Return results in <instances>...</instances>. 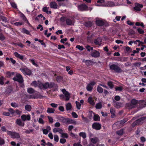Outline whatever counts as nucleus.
<instances>
[{
  "instance_id": "nucleus-1",
  "label": "nucleus",
  "mask_w": 146,
  "mask_h": 146,
  "mask_svg": "<svg viewBox=\"0 0 146 146\" xmlns=\"http://www.w3.org/2000/svg\"><path fill=\"white\" fill-rule=\"evenodd\" d=\"M109 67L110 70H114L116 72L121 73L122 72V70L118 66L117 64H113L110 65Z\"/></svg>"
},
{
  "instance_id": "nucleus-2",
  "label": "nucleus",
  "mask_w": 146,
  "mask_h": 146,
  "mask_svg": "<svg viewBox=\"0 0 146 146\" xmlns=\"http://www.w3.org/2000/svg\"><path fill=\"white\" fill-rule=\"evenodd\" d=\"M138 101H131L130 103H127L126 104L125 107L129 109L134 108L137 106V104Z\"/></svg>"
},
{
  "instance_id": "nucleus-3",
  "label": "nucleus",
  "mask_w": 146,
  "mask_h": 146,
  "mask_svg": "<svg viewBox=\"0 0 146 146\" xmlns=\"http://www.w3.org/2000/svg\"><path fill=\"white\" fill-rule=\"evenodd\" d=\"M54 84L53 83H50L49 84L48 82H46L44 84H41L40 85V87L41 89H45L48 88H52L54 86Z\"/></svg>"
},
{
  "instance_id": "nucleus-4",
  "label": "nucleus",
  "mask_w": 146,
  "mask_h": 146,
  "mask_svg": "<svg viewBox=\"0 0 146 146\" xmlns=\"http://www.w3.org/2000/svg\"><path fill=\"white\" fill-rule=\"evenodd\" d=\"M20 69L25 75L30 76L32 74V71L27 67L22 68Z\"/></svg>"
},
{
  "instance_id": "nucleus-5",
  "label": "nucleus",
  "mask_w": 146,
  "mask_h": 146,
  "mask_svg": "<svg viewBox=\"0 0 146 146\" xmlns=\"http://www.w3.org/2000/svg\"><path fill=\"white\" fill-rule=\"evenodd\" d=\"M7 134L11 136L12 138L19 139L20 137L19 134L17 132L9 131H7Z\"/></svg>"
},
{
  "instance_id": "nucleus-6",
  "label": "nucleus",
  "mask_w": 146,
  "mask_h": 146,
  "mask_svg": "<svg viewBox=\"0 0 146 146\" xmlns=\"http://www.w3.org/2000/svg\"><path fill=\"white\" fill-rule=\"evenodd\" d=\"M92 127L93 129L99 130L101 129L102 125L98 123L94 122L92 124Z\"/></svg>"
},
{
  "instance_id": "nucleus-7",
  "label": "nucleus",
  "mask_w": 146,
  "mask_h": 146,
  "mask_svg": "<svg viewBox=\"0 0 146 146\" xmlns=\"http://www.w3.org/2000/svg\"><path fill=\"white\" fill-rule=\"evenodd\" d=\"M13 80L16 81L20 83H22L23 82V77L21 75L19 74H17L15 77L13 78Z\"/></svg>"
},
{
  "instance_id": "nucleus-8",
  "label": "nucleus",
  "mask_w": 146,
  "mask_h": 146,
  "mask_svg": "<svg viewBox=\"0 0 146 146\" xmlns=\"http://www.w3.org/2000/svg\"><path fill=\"white\" fill-rule=\"evenodd\" d=\"M113 104L114 106L117 108H119L123 106V103L118 101H113Z\"/></svg>"
},
{
  "instance_id": "nucleus-9",
  "label": "nucleus",
  "mask_w": 146,
  "mask_h": 146,
  "mask_svg": "<svg viewBox=\"0 0 146 146\" xmlns=\"http://www.w3.org/2000/svg\"><path fill=\"white\" fill-rule=\"evenodd\" d=\"M62 91L63 93L66 100H69L70 97V93L66 91L65 89H62Z\"/></svg>"
},
{
  "instance_id": "nucleus-10",
  "label": "nucleus",
  "mask_w": 146,
  "mask_h": 146,
  "mask_svg": "<svg viewBox=\"0 0 146 146\" xmlns=\"http://www.w3.org/2000/svg\"><path fill=\"white\" fill-rule=\"evenodd\" d=\"M146 121V117H143L136 120V122L138 125L142 124L144 122Z\"/></svg>"
},
{
  "instance_id": "nucleus-11",
  "label": "nucleus",
  "mask_w": 146,
  "mask_h": 146,
  "mask_svg": "<svg viewBox=\"0 0 146 146\" xmlns=\"http://www.w3.org/2000/svg\"><path fill=\"white\" fill-rule=\"evenodd\" d=\"M91 55L93 57L97 58L100 56V54L99 51L94 50L91 52Z\"/></svg>"
},
{
  "instance_id": "nucleus-12",
  "label": "nucleus",
  "mask_w": 146,
  "mask_h": 146,
  "mask_svg": "<svg viewBox=\"0 0 146 146\" xmlns=\"http://www.w3.org/2000/svg\"><path fill=\"white\" fill-rule=\"evenodd\" d=\"M58 119L62 122L67 124L68 118H65L62 116H59Z\"/></svg>"
},
{
  "instance_id": "nucleus-13",
  "label": "nucleus",
  "mask_w": 146,
  "mask_h": 146,
  "mask_svg": "<svg viewBox=\"0 0 146 146\" xmlns=\"http://www.w3.org/2000/svg\"><path fill=\"white\" fill-rule=\"evenodd\" d=\"M22 120L23 121H25L26 120L29 121L31 119V117L30 115H23L21 117Z\"/></svg>"
},
{
  "instance_id": "nucleus-14",
  "label": "nucleus",
  "mask_w": 146,
  "mask_h": 146,
  "mask_svg": "<svg viewBox=\"0 0 146 146\" xmlns=\"http://www.w3.org/2000/svg\"><path fill=\"white\" fill-rule=\"evenodd\" d=\"M137 104V105L139 104V107L143 108V107L146 106V101H138Z\"/></svg>"
},
{
  "instance_id": "nucleus-15",
  "label": "nucleus",
  "mask_w": 146,
  "mask_h": 146,
  "mask_svg": "<svg viewBox=\"0 0 146 146\" xmlns=\"http://www.w3.org/2000/svg\"><path fill=\"white\" fill-rule=\"evenodd\" d=\"M78 8L79 10L83 11L86 10L88 7L86 5L83 4L79 5Z\"/></svg>"
},
{
  "instance_id": "nucleus-16",
  "label": "nucleus",
  "mask_w": 146,
  "mask_h": 146,
  "mask_svg": "<svg viewBox=\"0 0 146 146\" xmlns=\"http://www.w3.org/2000/svg\"><path fill=\"white\" fill-rule=\"evenodd\" d=\"M143 7V5L142 4H140L138 3H136L135 4V6L134 7V9L138 11H140L141 10V8Z\"/></svg>"
},
{
  "instance_id": "nucleus-17",
  "label": "nucleus",
  "mask_w": 146,
  "mask_h": 146,
  "mask_svg": "<svg viewBox=\"0 0 146 146\" xmlns=\"http://www.w3.org/2000/svg\"><path fill=\"white\" fill-rule=\"evenodd\" d=\"M19 126L23 127L25 125L24 122H22L20 119H17L15 122Z\"/></svg>"
},
{
  "instance_id": "nucleus-18",
  "label": "nucleus",
  "mask_w": 146,
  "mask_h": 146,
  "mask_svg": "<svg viewBox=\"0 0 146 146\" xmlns=\"http://www.w3.org/2000/svg\"><path fill=\"white\" fill-rule=\"evenodd\" d=\"M90 141L93 143L95 144L99 141V139L97 137L90 138Z\"/></svg>"
},
{
  "instance_id": "nucleus-19",
  "label": "nucleus",
  "mask_w": 146,
  "mask_h": 146,
  "mask_svg": "<svg viewBox=\"0 0 146 146\" xmlns=\"http://www.w3.org/2000/svg\"><path fill=\"white\" fill-rule=\"evenodd\" d=\"M50 6L51 8L56 9L57 8L58 5L55 2H52L50 3Z\"/></svg>"
},
{
  "instance_id": "nucleus-20",
  "label": "nucleus",
  "mask_w": 146,
  "mask_h": 146,
  "mask_svg": "<svg viewBox=\"0 0 146 146\" xmlns=\"http://www.w3.org/2000/svg\"><path fill=\"white\" fill-rule=\"evenodd\" d=\"M96 24L98 26H102L104 25V23L102 20H98L96 21Z\"/></svg>"
},
{
  "instance_id": "nucleus-21",
  "label": "nucleus",
  "mask_w": 146,
  "mask_h": 146,
  "mask_svg": "<svg viewBox=\"0 0 146 146\" xmlns=\"http://www.w3.org/2000/svg\"><path fill=\"white\" fill-rule=\"evenodd\" d=\"M53 131L54 133H56L57 132H58L60 134L62 133L63 131L62 129L60 128H54L53 129Z\"/></svg>"
},
{
  "instance_id": "nucleus-22",
  "label": "nucleus",
  "mask_w": 146,
  "mask_h": 146,
  "mask_svg": "<svg viewBox=\"0 0 146 146\" xmlns=\"http://www.w3.org/2000/svg\"><path fill=\"white\" fill-rule=\"evenodd\" d=\"M14 55L16 57L21 60H23L24 58V56H23L20 55L17 52H14Z\"/></svg>"
},
{
  "instance_id": "nucleus-23",
  "label": "nucleus",
  "mask_w": 146,
  "mask_h": 146,
  "mask_svg": "<svg viewBox=\"0 0 146 146\" xmlns=\"http://www.w3.org/2000/svg\"><path fill=\"white\" fill-rule=\"evenodd\" d=\"M68 122L67 124H74L76 125V122L72 119L68 118V120L67 121Z\"/></svg>"
},
{
  "instance_id": "nucleus-24",
  "label": "nucleus",
  "mask_w": 146,
  "mask_h": 146,
  "mask_svg": "<svg viewBox=\"0 0 146 146\" xmlns=\"http://www.w3.org/2000/svg\"><path fill=\"white\" fill-rule=\"evenodd\" d=\"M110 112L111 113V117L112 118L114 117L115 115V111L114 110V109L113 107H111L110 110Z\"/></svg>"
},
{
  "instance_id": "nucleus-25",
  "label": "nucleus",
  "mask_w": 146,
  "mask_h": 146,
  "mask_svg": "<svg viewBox=\"0 0 146 146\" xmlns=\"http://www.w3.org/2000/svg\"><path fill=\"white\" fill-rule=\"evenodd\" d=\"M93 117L94 120L95 121H100V120L99 116L97 114H96L94 113Z\"/></svg>"
},
{
  "instance_id": "nucleus-26",
  "label": "nucleus",
  "mask_w": 146,
  "mask_h": 146,
  "mask_svg": "<svg viewBox=\"0 0 146 146\" xmlns=\"http://www.w3.org/2000/svg\"><path fill=\"white\" fill-rule=\"evenodd\" d=\"M66 23L68 25H71L74 24V22L70 19L67 18L66 19Z\"/></svg>"
},
{
  "instance_id": "nucleus-27",
  "label": "nucleus",
  "mask_w": 146,
  "mask_h": 146,
  "mask_svg": "<svg viewBox=\"0 0 146 146\" xmlns=\"http://www.w3.org/2000/svg\"><path fill=\"white\" fill-rule=\"evenodd\" d=\"M101 40L100 38H98L95 40L94 42L96 45H100L101 44Z\"/></svg>"
},
{
  "instance_id": "nucleus-28",
  "label": "nucleus",
  "mask_w": 146,
  "mask_h": 146,
  "mask_svg": "<svg viewBox=\"0 0 146 146\" xmlns=\"http://www.w3.org/2000/svg\"><path fill=\"white\" fill-rule=\"evenodd\" d=\"M66 109L67 111L70 110L72 108V105L70 103H68L66 104Z\"/></svg>"
},
{
  "instance_id": "nucleus-29",
  "label": "nucleus",
  "mask_w": 146,
  "mask_h": 146,
  "mask_svg": "<svg viewBox=\"0 0 146 146\" xmlns=\"http://www.w3.org/2000/svg\"><path fill=\"white\" fill-rule=\"evenodd\" d=\"M42 11L43 12L46 13L47 14H51V11H48V8L46 7H44L42 9Z\"/></svg>"
},
{
  "instance_id": "nucleus-30",
  "label": "nucleus",
  "mask_w": 146,
  "mask_h": 146,
  "mask_svg": "<svg viewBox=\"0 0 146 146\" xmlns=\"http://www.w3.org/2000/svg\"><path fill=\"white\" fill-rule=\"evenodd\" d=\"M83 62H84L85 64L87 65H90L92 64V61L90 60H83Z\"/></svg>"
},
{
  "instance_id": "nucleus-31",
  "label": "nucleus",
  "mask_w": 146,
  "mask_h": 146,
  "mask_svg": "<svg viewBox=\"0 0 146 146\" xmlns=\"http://www.w3.org/2000/svg\"><path fill=\"white\" fill-rule=\"evenodd\" d=\"M79 135L82 137L84 139H85L86 137V135L85 132H80L79 133Z\"/></svg>"
},
{
  "instance_id": "nucleus-32",
  "label": "nucleus",
  "mask_w": 146,
  "mask_h": 146,
  "mask_svg": "<svg viewBox=\"0 0 146 146\" xmlns=\"http://www.w3.org/2000/svg\"><path fill=\"white\" fill-rule=\"evenodd\" d=\"M116 134L119 135H122L123 133V129L117 131L116 132Z\"/></svg>"
},
{
  "instance_id": "nucleus-33",
  "label": "nucleus",
  "mask_w": 146,
  "mask_h": 146,
  "mask_svg": "<svg viewBox=\"0 0 146 146\" xmlns=\"http://www.w3.org/2000/svg\"><path fill=\"white\" fill-rule=\"evenodd\" d=\"M127 120V118H124L123 120L118 121L117 123H118L121 125H122L125 123Z\"/></svg>"
},
{
  "instance_id": "nucleus-34",
  "label": "nucleus",
  "mask_w": 146,
  "mask_h": 146,
  "mask_svg": "<svg viewBox=\"0 0 146 146\" xmlns=\"http://www.w3.org/2000/svg\"><path fill=\"white\" fill-rule=\"evenodd\" d=\"M25 109L26 110L30 111L31 110V107L29 105H26L25 106Z\"/></svg>"
},
{
  "instance_id": "nucleus-35",
  "label": "nucleus",
  "mask_w": 146,
  "mask_h": 146,
  "mask_svg": "<svg viewBox=\"0 0 146 146\" xmlns=\"http://www.w3.org/2000/svg\"><path fill=\"white\" fill-rule=\"evenodd\" d=\"M93 88V87L90 84H88L86 86V89L87 90L89 91H91L92 90Z\"/></svg>"
},
{
  "instance_id": "nucleus-36",
  "label": "nucleus",
  "mask_w": 146,
  "mask_h": 146,
  "mask_svg": "<svg viewBox=\"0 0 146 146\" xmlns=\"http://www.w3.org/2000/svg\"><path fill=\"white\" fill-rule=\"evenodd\" d=\"M11 23L12 24H13L15 26L21 25H23V23L22 22H17L14 23L13 22V21H11Z\"/></svg>"
},
{
  "instance_id": "nucleus-37",
  "label": "nucleus",
  "mask_w": 146,
  "mask_h": 146,
  "mask_svg": "<svg viewBox=\"0 0 146 146\" xmlns=\"http://www.w3.org/2000/svg\"><path fill=\"white\" fill-rule=\"evenodd\" d=\"M107 84L111 89H112L114 87L113 83L111 81L108 82Z\"/></svg>"
},
{
  "instance_id": "nucleus-38",
  "label": "nucleus",
  "mask_w": 146,
  "mask_h": 146,
  "mask_svg": "<svg viewBox=\"0 0 146 146\" xmlns=\"http://www.w3.org/2000/svg\"><path fill=\"white\" fill-rule=\"evenodd\" d=\"M96 108L97 109H100L102 108L101 103L100 102L97 104L96 105Z\"/></svg>"
},
{
  "instance_id": "nucleus-39",
  "label": "nucleus",
  "mask_w": 146,
  "mask_h": 146,
  "mask_svg": "<svg viewBox=\"0 0 146 146\" xmlns=\"http://www.w3.org/2000/svg\"><path fill=\"white\" fill-rule=\"evenodd\" d=\"M76 108L77 109L80 110V109L81 104L78 101H76Z\"/></svg>"
},
{
  "instance_id": "nucleus-40",
  "label": "nucleus",
  "mask_w": 146,
  "mask_h": 146,
  "mask_svg": "<svg viewBox=\"0 0 146 146\" xmlns=\"http://www.w3.org/2000/svg\"><path fill=\"white\" fill-rule=\"evenodd\" d=\"M0 20H2L5 23L7 22V20L6 18L3 16H0Z\"/></svg>"
},
{
  "instance_id": "nucleus-41",
  "label": "nucleus",
  "mask_w": 146,
  "mask_h": 146,
  "mask_svg": "<svg viewBox=\"0 0 146 146\" xmlns=\"http://www.w3.org/2000/svg\"><path fill=\"white\" fill-rule=\"evenodd\" d=\"M61 134V137L62 138H67L68 137V134L67 133H63V131Z\"/></svg>"
},
{
  "instance_id": "nucleus-42",
  "label": "nucleus",
  "mask_w": 146,
  "mask_h": 146,
  "mask_svg": "<svg viewBox=\"0 0 146 146\" xmlns=\"http://www.w3.org/2000/svg\"><path fill=\"white\" fill-rule=\"evenodd\" d=\"M55 110L52 108H48L47 109V112L48 113H53Z\"/></svg>"
},
{
  "instance_id": "nucleus-43",
  "label": "nucleus",
  "mask_w": 146,
  "mask_h": 146,
  "mask_svg": "<svg viewBox=\"0 0 146 146\" xmlns=\"http://www.w3.org/2000/svg\"><path fill=\"white\" fill-rule=\"evenodd\" d=\"M8 111L11 114H12L13 116H15V115H14L15 113V111L13 109L10 108L8 109Z\"/></svg>"
},
{
  "instance_id": "nucleus-44",
  "label": "nucleus",
  "mask_w": 146,
  "mask_h": 146,
  "mask_svg": "<svg viewBox=\"0 0 146 146\" xmlns=\"http://www.w3.org/2000/svg\"><path fill=\"white\" fill-rule=\"evenodd\" d=\"M27 92L30 94H32L34 93L35 91L33 88H30L27 89Z\"/></svg>"
},
{
  "instance_id": "nucleus-45",
  "label": "nucleus",
  "mask_w": 146,
  "mask_h": 146,
  "mask_svg": "<svg viewBox=\"0 0 146 146\" xmlns=\"http://www.w3.org/2000/svg\"><path fill=\"white\" fill-rule=\"evenodd\" d=\"M97 91L100 93H102L103 92V89L102 87L98 86L97 88Z\"/></svg>"
},
{
  "instance_id": "nucleus-46",
  "label": "nucleus",
  "mask_w": 146,
  "mask_h": 146,
  "mask_svg": "<svg viewBox=\"0 0 146 146\" xmlns=\"http://www.w3.org/2000/svg\"><path fill=\"white\" fill-rule=\"evenodd\" d=\"M22 31L23 33H25L29 35V32L28 30L25 29H22Z\"/></svg>"
},
{
  "instance_id": "nucleus-47",
  "label": "nucleus",
  "mask_w": 146,
  "mask_h": 146,
  "mask_svg": "<svg viewBox=\"0 0 146 146\" xmlns=\"http://www.w3.org/2000/svg\"><path fill=\"white\" fill-rule=\"evenodd\" d=\"M115 88L116 91H121L122 90V88L121 86L116 87Z\"/></svg>"
},
{
  "instance_id": "nucleus-48",
  "label": "nucleus",
  "mask_w": 146,
  "mask_h": 146,
  "mask_svg": "<svg viewBox=\"0 0 146 146\" xmlns=\"http://www.w3.org/2000/svg\"><path fill=\"white\" fill-rule=\"evenodd\" d=\"M5 78L3 76L0 77V84L3 85L4 84V80Z\"/></svg>"
},
{
  "instance_id": "nucleus-49",
  "label": "nucleus",
  "mask_w": 146,
  "mask_h": 146,
  "mask_svg": "<svg viewBox=\"0 0 146 146\" xmlns=\"http://www.w3.org/2000/svg\"><path fill=\"white\" fill-rule=\"evenodd\" d=\"M86 48L87 49L88 51H90V50H93V47H90L89 45H87L86 46Z\"/></svg>"
},
{
  "instance_id": "nucleus-50",
  "label": "nucleus",
  "mask_w": 146,
  "mask_h": 146,
  "mask_svg": "<svg viewBox=\"0 0 146 146\" xmlns=\"http://www.w3.org/2000/svg\"><path fill=\"white\" fill-rule=\"evenodd\" d=\"M76 48L80 50H82L84 49V48L82 46L79 45L76 46Z\"/></svg>"
},
{
  "instance_id": "nucleus-51",
  "label": "nucleus",
  "mask_w": 146,
  "mask_h": 146,
  "mask_svg": "<svg viewBox=\"0 0 146 146\" xmlns=\"http://www.w3.org/2000/svg\"><path fill=\"white\" fill-rule=\"evenodd\" d=\"M48 119L49 122L51 123H52L53 121L52 118V117L48 116Z\"/></svg>"
},
{
  "instance_id": "nucleus-52",
  "label": "nucleus",
  "mask_w": 146,
  "mask_h": 146,
  "mask_svg": "<svg viewBox=\"0 0 146 146\" xmlns=\"http://www.w3.org/2000/svg\"><path fill=\"white\" fill-rule=\"evenodd\" d=\"M82 119L86 122H89V119L87 117H84V116L82 115Z\"/></svg>"
},
{
  "instance_id": "nucleus-53",
  "label": "nucleus",
  "mask_w": 146,
  "mask_h": 146,
  "mask_svg": "<svg viewBox=\"0 0 146 146\" xmlns=\"http://www.w3.org/2000/svg\"><path fill=\"white\" fill-rule=\"evenodd\" d=\"M72 117L74 118H77L78 117V115L77 113L75 112H73L72 113Z\"/></svg>"
},
{
  "instance_id": "nucleus-54",
  "label": "nucleus",
  "mask_w": 146,
  "mask_h": 146,
  "mask_svg": "<svg viewBox=\"0 0 146 146\" xmlns=\"http://www.w3.org/2000/svg\"><path fill=\"white\" fill-rule=\"evenodd\" d=\"M4 140L0 137V145H3L5 144Z\"/></svg>"
},
{
  "instance_id": "nucleus-55",
  "label": "nucleus",
  "mask_w": 146,
  "mask_h": 146,
  "mask_svg": "<svg viewBox=\"0 0 146 146\" xmlns=\"http://www.w3.org/2000/svg\"><path fill=\"white\" fill-rule=\"evenodd\" d=\"M54 140L56 142H58L59 140V138L58 135H55L54 136Z\"/></svg>"
},
{
  "instance_id": "nucleus-56",
  "label": "nucleus",
  "mask_w": 146,
  "mask_h": 146,
  "mask_svg": "<svg viewBox=\"0 0 146 146\" xmlns=\"http://www.w3.org/2000/svg\"><path fill=\"white\" fill-rule=\"evenodd\" d=\"M66 140L64 138H62L60 139V142L62 144H64L66 142Z\"/></svg>"
},
{
  "instance_id": "nucleus-57",
  "label": "nucleus",
  "mask_w": 146,
  "mask_h": 146,
  "mask_svg": "<svg viewBox=\"0 0 146 146\" xmlns=\"http://www.w3.org/2000/svg\"><path fill=\"white\" fill-rule=\"evenodd\" d=\"M138 33L141 34H143L144 33V31L141 29L139 28L137 29Z\"/></svg>"
},
{
  "instance_id": "nucleus-58",
  "label": "nucleus",
  "mask_w": 146,
  "mask_h": 146,
  "mask_svg": "<svg viewBox=\"0 0 146 146\" xmlns=\"http://www.w3.org/2000/svg\"><path fill=\"white\" fill-rule=\"evenodd\" d=\"M140 139L141 141L143 143L145 142L146 141V139L143 136L141 137L140 138Z\"/></svg>"
},
{
  "instance_id": "nucleus-59",
  "label": "nucleus",
  "mask_w": 146,
  "mask_h": 146,
  "mask_svg": "<svg viewBox=\"0 0 146 146\" xmlns=\"http://www.w3.org/2000/svg\"><path fill=\"white\" fill-rule=\"evenodd\" d=\"M0 39L2 40H3L5 39L4 36L1 33H0Z\"/></svg>"
},
{
  "instance_id": "nucleus-60",
  "label": "nucleus",
  "mask_w": 146,
  "mask_h": 146,
  "mask_svg": "<svg viewBox=\"0 0 146 146\" xmlns=\"http://www.w3.org/2000/svg\"><path fill=\"white\" fill-rule=\"evenodd\" d=\"M82 143L85 146H86L87 145L88 143L86 139H84L83 140Z\"/></svg>"
},
{
  "instance_id": "nucleus-61",
  "label": "nucleus",
  "mask_w": 146,
  "mask_h": 146,
  "mask_svg": "<svg viewBox=\"0 0 146 146\" xmlns=\"http://www.w3.org/2000/svg\"><path fill=\"white\" fill-rule=\"evenodd\" d=\"M10 113L8 112L5 111L3 113V115L6 116H9L10 115Z\"/></svg>"
},
{
  "instance_id": "nucleus-62",
  "label": "nucleus",
  "mask_w": 146,
  "mask_h": 146,
  "mask_svg": "<svg viewBox=\"0 0 146 146\" xmlns=\"http://www.w3.org/2000/svg\"><path fill=\"white\" fill-rule=\"evenodd\" d=\"M66 18L65 17H61L60 19V21L62 22H64L65 21H66Z\"/></svg>"
},
{
  "instance_id": "nucleus-63",
  "label": "nucleus",
  "mask_w": 146,
  "mask_h": 146,
  "mask_svg": "<svg viewBox=\"0 0 146 146\" xmlns=\"http://www.w3.org/2000/svg\"><path fill=\"white\" fill-rule=\"evenodd\" d=\"M58 109L60 111L63 112L64 111V108L63 106H60L58 108Z\"/></svg>"
},
{
  "instance_id": "nucleus-64",
  "label": "nucleus",
  "mask_w": 146,
  "mask_h": 146,
  "mask_svg": "<svg viewBox=\"0 0 146 146\" xmlns=\"http://www.w3.org/2000/svg\"><path fill=\"white\" fill-rule=\"evenodd\" d=\"M38 122L40 124H44V122L42 118H40L38 119Z\"/></svg>"
}]
</instances>
